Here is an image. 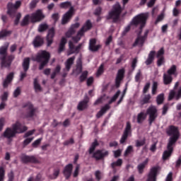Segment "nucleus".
I'll use <instances>...</instances> for the list:
<instances>
[{
  "label": "nucleus",
  "instance_id": "72a5a7b5",
  "mask_svg": "<svg viewBox=\"0 0 181 181\" xmlns=\"http://www.w3.org/2000/svg\"><path fill=\"white\" fill-rule=\"evenodd\" d=\"M151 96L150 94L146 95L143 100L140 102L141 105H144V104L149 103V100H151Z\"/></svg>",
  "mask_w": 181,
  "mask_h": 181
},
{
  "label": "nucleus",
  "instance_id": "ddd939ff",
  "mask_svg": "<svg viewBox=\"0 0 181 181\" xmlns=\"http://www.w3.org/2000/svg\"><path fill=\"white\" fill-rule=\"evenodd\" d=\"M173 98L175 100H179L181 98V87H179L176 92L173 90L170 91L168 100H172Z\"/></svg>",
  "mask_w": 181,
  "mask_h": 181
},
{
  "label": "nucleus",
  "instance_id": "13d9d810",
  "mask_svg": "<svg viewBox=\"0 0 181 181\" xmlns=\"http://www.w3.org/2000/svg\"><path fill=\"white\" fill-rule=\"evenodd\" d=\"M21 93V90L20 87H18L13 92V97L17 98L18 97Z\"/></svg>",
  "mask_w": 181,
  "mask_h": 181
},
{
  "label": "nucleus",
  "instance_id": "393cba45",
  "mask_svg": "<svg viewBox=\"0 0 181 181\" xmlns=\"http://www.w3.org/2000/svg\"><path fill=\"white\" fill-rule=\"evenodd\" d=\"M110 108V106L109 104H106L105 106L102 107V109H100V111L98 112V114H96V117L100 118L103 116L105 112L109 110Z\"/></svg>",
  "mask_w": 181,
  "mask_h": 181
},
{
  "label": "nucleus",
  "instance_id": "f03ea898",
  "mask_svg": "<svg viewBox=\"0 0 181 181\" xmlns=\"http://www.w3.org/2000/svg\"><path fill=\"white\" fill-rule=\"evenodd\" d=\"M27 130V127L22 125L21 122L17 121L16 123L13 124L11 127H8L4 131L3 136L7 139L10 143L16 134H22Z\"/></svg>",
  "mask_w": 181,
  "mask_h": 181
},
{
  "label": "nucleus",
  "instance_id": "ea45409f",
  "mask_svg": "<svg viewBox=\"0 0 181 181\" xmlns=\"http://www.w3.org/2000/svg\"><path fill=\"white\" fill-rule=\"evenodd\" d=\"M48 29V25L46 23H42L39 25L38 31L42 33Z\"/></svg>",
  "mask_w": 181,
  "mask_h": 181
},
{
  "label": "nucleus",
  "instance_id": "aec40b11",
  "mask_svg": "<svg viewBox=\"0 0 181 181\" xmlns=\"http://www.w3.org/2000/svg\"><path fill=\"white\" fill-rule=\"evenodd\" d=\"M21 159L23 163H37L38 162V160L34 156L23 155Z\"/></svg>",
  "mask_w": 181,
  "mask_h": 181
},
{
  "label": "nucleus",
  "instance_id": "052dcab7",
  "mask_svg": "<svg viewBox=\"0 0 181 181\" xmlns=\"http://www.w3.org/2000/svg\"><path fill=\"white\" fill-rule=\"evenodd\" d=\"M59 172H60V170H59V168L55 169L54 171L53 175L51 177V178L52 179H56L59 176Z\"/></svg>",
  "mask_w": 181,
  "mask_h": 181
},
{
  "label": "nucleus",
  "instance_id": "f257e3e1",
  "mask_svg": "<svg viewBox=\"0 0 181 181\" xmlns=\"http://www.w3.org/2000/svg\"><path fill=\"white\" fill-rule=\"evenodd\" d=\"M166 133L168 136H171L169 138L167 145V150L163 151L162 158L163 160H168L172 155L173 151V146L179 139L178 129L175 126H170L166 129Z\"/></svg>",
  "mask_w": 181,
  "mask_h": 181
},
{
  "label": "nucleus",
  "instance_id": "20e7f679",
  "mask_svg": "<svg viewBox=\"0 0 181 181\" xmlns=\"http://www.w3.org/2000/svg\"><path fill=\"white\" fill-rule=\"evenodd\" d=\"M8 43H6L0 48V55L1 56V68H8L11 64V62L14 59L13 55L7 56L6 51L8 47Z\"/></svg>",
  "mask_w": 181,
  "mask_h": 181
},
{
  "label": "nucleus",
  "instance_id": "7c9ffc66",
  "mask_svg": "<svg viewBox=\"0 0 181 181\" xmlns=\"http://www.w3.org/2000/svg\"><path fill=\"white\" fill-rule=\"evenodd\" d=\"M14 74L13 73H10L8 76L6 80L4 81V87L7 88L8 84L11 83L13 78Z\"/></svg>",
  "mask_w": 181,
  "mask_h": 181
},
{
  "label": "nucleus",
  "instance_id": "39448f33",
  "mask_svg": "<svg viewBox=\"0 0 181 181\" xmlns=\"http://www.w3.org/2000/svg\"><path fill=\"white\" fill-rule=\"evenodd\" d=\"M50 54L46 51H40L37 53L36 58L33 59L34 61L41 63L40 65V70H42L45 66L48 64Z\"/></svg>",
  "mask_w": 181,
  "mask_h": 181
},
{
  "label": "nucleus",
  "instance_id": "a19ab883",
  "mask_svg": "<svg viewBox=\"0 0 181 181\" xmlns=\"http://www.w3.org/2000/svg\"><path fill=\"white\" fill-rule=\"evenodd\" d=\"M30 18V17L29 16V15H26L23 19V21L21 22V25L22 26L28 25L29 23Z\"/></svg>",
  "mask_w": 181,
  "mask_h": 181
},
{
  "label": "nucleus",
  "instance_id": "c756f323",
  "mask_svg": "<svg viewBox=\"0 0 181 181\" xmlns=\"http://www.w3.org/2000/svg\"><path fill=\"white\" fill-rule=\"evenodd\" d=\"M67 40L65 37H63L62 39L61 40V42L59 44L58 52L59 54H61L65 48V45L66 44Z\"/></svg>",
  "mask_w": 181,
  "mask_h": 181
},
{
  "label": "nucleus",
  "instance_id": "f704fd0d",
  "mask_svg": "<svg viewBox=\"0 0 181 181\" xmlns=\"http://www.w3.org/2000/svg\"><path fill=\"white\" fill-rule=\"evenodd\" d=\"M147 163H148V160H146L144 161L143 163H140V164L138 165L137 168H138V170H139V173H142V172H143V170H144L145 166L146 165Z\"/></svg>",
  "mask_w": 181,
  "mask_h": 181
},
{
  "label": "nucleus",
  "instance_id": "9b49d317",
  "mask_svg": "<svg viewBox=\"0 0 181 181\" xmlns=\"http://www.w3.org/2000/svg\"><path fill=\"white\" fill-rule=\"evenodd\" d=\"M132 125L129 122H127L126 124V129H124V132H123V135H122V139H120V144H124L127 139L128 136L132 134Z\"/></svg>",
  "mask_w": 181,
  "mask_h": 181
},
{
  "label": "nucleus",
  "instance_id": "c9c22d12",
  "mask_svg": "<svg viewBox=\"0 0 181 181\" xmlns=\"http://www.w3.org/2000/svg\"><path fill=\"white\" fill-rule=\"evenodd\" d=\"M60 71H61V66L59 65H57V66L56 67V69H54V71L51 75V78L54 79L56 77V76L60 72Z\"/></svg>",
  "mask_w": 181,
  "mask_h": 181
},
{
  "label": "nucleus",
  "instance_id": "0eeeda50",
  "mask_svg": "<svg viewBox=\"0 0 181 181\" xmlns=\"http://www.w3.org/2000/svg\"><path fill=\"white\" fill-rule=\"evenodd\" d=\"M122 9L119 3H116L115 6H113V10L109 12V15L106 16L107 20H113V22H116L119 18V15L122 12Z\"/></svg>",
  "mask_w": 181,
  "mask_h": 181
},
{
  "label": "nucleus",
  "instance_id": "37998d69",
  "mask_svg": "<svg viewBox=\"0 0 181 181\" xmlns=\"http://www.w3.org/2000/svg\"><path fill=\"white\" fill-rule=\"evenodd\" d=\"M34 87H35V89L36 92H40L42 90L41 86L38 83V81H37V78H35V81H34Z\"/></svg>",
  "mask_w": 181,
  "mask_h": 181
},
{
  "label": "nucleus",
  "instance_id": "3c124183",
  "mask_svg": "<svg viewBox=\"0 0 181 181\" xmlns=\"http://www.w3.org/2000/svg\"><path fill=\"white\" fill-rule=\"evenodd\" d=\"M28 181H42V175L41 174H38L36 178H33V177H30Z\"/></svg>",
  "mask_w": 181,
  "mask_h": 181
},
{
  "label": "nucleus",
  "instance_id": "4468645a",
  "mask_svg": "<svg viewBox=\"0 0 181 181\" xmlns=\"http://www.w3.org/2000/svg\"><path fill=\"white\" fill-rule=\"evenodd\" d=\"M44 18L45 16L42 13V11L40 10H38L31 15L30 20L32 23H37L41 21Z\"/></svg>",
  "mask_w": 181,
  "mask_h": 181
},
{
  "label": "nucleus",
  "instance_id": "0e129e2a",
  "mask_svg": "<svg viewBox=\"0 0 181 181\" xmlns=\"http://www.w3.org/2000/svg\"><path fill=\"white\" fill-rule=\"evenodd\" d=\"M42 140V138H40L37 140H35L33 143V147H37L40 143H41V141Z\"/></svg>",
  "mask_w": 181,
  "mask_h": 181
},
{
  "label": "nucleus",
  "instance_id": "6e6d98bb",
  "mask_svg": "<svg viewBox=\"0 0 181 181\" xmlns=\"http://www.w3.org/2000/svg\"><path fill=\"white\" fill-rule=\"evenodd\" d=\"M8 93L7 91L4 92V94L1 95V99L2 102H6L8 100Z\"/></svg>",
  "mask_w": 181,
  "mask_h": 181
},
{
  "label": "nucleus",
  "instance_id": "a878e982",
  "mask_svg": "<svg viewBox=\"0 0 181 181\" xmlns=\"http://www.w3.org/2000/svg\"><path fill=\"white\" fill-rule=\"evenodd\" d=\"M156 52L155 51H151L148 55V58L145 62L146 65L148 66L152 64L154 60Z\"/></svg>",
  "mask_w": 181,
  "mask_h": 181
},
{
  "label": "nucleus",
  "instance_id": "cd10ccee",
  "mask_svg": "<svg viewBox=\"0 0 181 181\" xmlns=\"http://www.w3.org/2000/svg\"><path fill=\"white\" fill-rule=\"evenodd\" d=\"M145 42V37H141L140 35H138L137 38L136 39L134 46H139L141 47Z\"/></svg>",
  "mask_w": 181,
  "mask_h": 181
},
{
  "label": "nucleus",
  "instance_id": "473e14b6",
  "mask_svg": "<svg viewBox=\"0 0 181 181\" xmlns=\"http://www.w3.org/2000/svg\"><path fill=\"white\" fill-rule=\"evenodd\" d=\"M11 31L3 30L0 32V40L4 39V37H8L11 35Z\"/></svg>",
  "mask_w": 181,
  "mask_h": 181
},
{
  "label": "nucleus",
  "instance_id": "8fccbe9b",
  "mask_svg": "<svg viewBox=\"0 0 181 181\" xmlns=\"http://www.w3.org/2000/svg\"><path fill=\"white\" fill-rule=\"evenodd\" d=\"M144 144H145V139H142L141 140L136 141V147L143 146Z\"/></svg>",
  "mask_w": 181,
  "mask_h": 181
},
{
  "label": "nucleus",
  "instance_id": "4d7b16f0",
  "mask_svg": "<svg viewBox=\"0 0 181 181\" xmlns=\"http://www.w3.org/2000/svg\"><path fill=\"white\" fill-rule=\"evenodd\" d=\"M76 33V30L74 29H70L66 33V36L67 38H70L71 37V36L73 35H74V33Z\"/></svg>",
  "mask_w": 181,
  "mask_h": 181
},
{
  "label": "nucleus",
  "instance_id": "4c0bfd02",
  "mask_svg": "<svg viewBox=\"0 0 181 181\" xmlns=\"http://www.w3.org/2000/svg\"><path fill=\"white\" fill-rule=\"evenodd\" d=\"M164 100V94L160 93L156 98V103L158 105H161Z\"/></svg>",
  "mask_w": 181,
  "mask_h": 181
},
{
  "label": "nucleus",
  "instance_id": "2eb2a0df",
  "mask_svg": "<svg viewBox=\"0 0 181 181\" xmlns=\"http://www.w3.org/2000/svg\"><path fill=\"white\" fill-rule=\"evenodd\" d=\"M107 156H108V151L105 150H98L93 152V158L96 160H100Z\"/></svg>",
  "mask_w": 181,
  "mask_h": 181
},
{
  "label": "nucleus",
  "instance_id": "603ef678",
  "mask_svg": "<svg viewBox=\"0 0 181 181\" xmlns=\"http://www.w3.org/2000/svg\"><path fill=\"white\" fill-rule=\"evenodd\" d=\"M163 55H164V49L163 48H160L156 54V58H163Z\"/></svg>",
  "mask_w": 181,
  "mask_h": 181
},
{
  "label": "nucleus",
  "instance_id": "69168bd1",
  "mask_svg": "<svg viewBox=\"0 0 181 181\" xmlns=\"http://www.w3.org/2000/svg\"><path fill=\"white\" fill-rule=\"evenodd\" d=\"M88 76V71H85L83 73H82V75L81 76V81H83Z\"/></svg>",
  "mask_w": 181,
  "mask_h": 181
},
{
  "label": "nucleus",
  "instance_id": "5fc2aeb1",
  "mask_svg": "<svg viewBox=\"0 0 181 181\" xmlns=\"http://www.w3.org/2000/svg\"><path fill=\"white\" fill-rule=\"evenodd\" d=\"M5 124H6L5 117H1L0 118V132L3 130V128Z\"/></svg>",
  "mask_w": 181,
  "mask_h": 181
},
{
  "label": "nucleus",
  "instance_id": "a18cd8bd",
  "mask_svg": "<svg viewBox=\"0 0 181 181\" xmlns=\"http://www.w3.org/2000/svg\"><path fill=\"white\" fill-rule=\"evenodd\" d=\"M98 146V141H93V143H92V146H90V148H89V153H92L95 149L96 146Z\"/></svg>",
  "mask_w": 181,
  "mask_h": 181
},
{
  "label": "nucleus",
  "instance_id": "9d476101",
  "mask_svg": "<svg viewBox=\"0 0 181 181\" xmlns=\"http://www.w3.org/2000/svg\"><path fill=\"white\" fill-rule=\"evenodd\" d=\"M21 5V1H17L15 4L12 3L8 4V14L13 17L16 13V11L20 8Z\"/></svg>",
  "mask_w": 181,
  "mask_h": 181
},
{
  "label": "nucleus",
  "instance_id": "2f4dec72",
  "mask_svg": "<svg viewBox=\"0 0 181 181\" xmlns=\"http://www.w3.org/2000/svg\"><path fill=\"white\" fill-rule=\"evenodd\" d=\"M28 112H29L28 117H32L35 115V109L33 108V106L31 103H29L28 105Z\"/></svg>",
  "mask_w": 181,
  "mask_h": 181
},
{
  "label": "nucleus",
  "instance_id": "de8ad7c7",
  "mask_svg": "<svg viewBox=\"0 0 181 181\" xmlns=\"http://www.w3.org/2000/svg\"><path fill=\"white\" fill-rule=\"evenodd\" d=\"M132 152H133V146H127V148H126V151H124V156H129Z\"/></svg>",
  "mask_w": 181,
  "mask_h": 181
},
{
  "label": "nucleus",
  "instance_id": "49530a36",
  "mask_svg": "<svg viewBox=\"0 0 181 181\" xmlns=\"http://www.w3.org/2000/svg\"><path fill=\"white\" fill-rule=\"evenodd\" d=\"M104 72V65L100 64V66H99V69H98V72H96V76H100V75L103 74Z\"/></svg>",
  "mask_w": 181,
  "mask_h": 181
},
{
  "label": "nucleus",
  "instance_id": "a211bd4d",
  "mask_svg": "<svg viewBox=\"0 0 181 181\" xmlns=\"http://www.w3.org/2000/svg\"><path fill=\"white\" fill-rule=\"evenodd\" d=\"M73 14H74V8L71 7L70 10L66 13L64 14L62 19V24L64 25L66 24L73 16Z\"/></svg>",
  "mask_w": 181,
  "mask_h": 181
},
{
  "label": "nucleus",
  "instance_id": "bf43d9fd",
  "mask_svg": "<svg viewBox=\"0 0 181 181\" xmlns=\"http://www.w3.org/2000/svg\"><path fill=\"white\" fill-rule=\"evenodd\" d=\"M80 171V165L77 164L76 169L74 170V173L73 174L74 177H76L78 175Z\"/></svg>",
  "mask_w": 181,
  "mask_h": 181
},
{
  "label": "nucleus",
  "instance_id": "e2e57ef3",
  "mask_svg": "<svg viewBox=\"0 0 181 181\" xmlns=\"http://www.w3.org/2000/svg\"><path fill=\"white\" fill-rule=\"evenodd\" d=\"M95 177H96V180H100L103 177V174L100 170H96V173H95Z\"/></svg>",
  "mask_w": 181,
  "mask_h": 181
},
{
  "label": "nucleus",
  "instance_id": "1a4fd4ad",
  "mask_svg": "<svg viewBox=\"0 0 181 181\" xmlns=\"http://www.w3.org/2000/svg\"><path fill=\"white\" fill-rule=\"evenodd\" d=\"M176 72V66L173 65L168 70L167 74H163V83L165 85H168L173 81V78L171 75L175 74Z\"/></svg>",
  "mask_w": 181,
  "mask_h": 181
},
{
  "label": "nucleus",
  "instance_id": "e433bc0d",
  "mask_svg": "<svg viewBox=\"0 0 181 181\" xmlns=\"http://www.w3.org/2000/svg\"><path fill=\"white\" fill-rule=\"evenodd\" d=\"M82 71V64H81V61L79 59L77 62V68L76 71H74V73L80 74Z\"/></svg>",
  "mask_w": 181,
  "mask_h": 181
},
{
  "label": "nucleus",
  "instance_id": "c03bdc74",
  "mask_svg": "<svg viewBox=\"0 0 181 181\" xmlns=\"http://www.w3.org/2000/svg\"><path fill=\"white\" fill-rule=\"evenodd\" d=\"M61 8H68L71 7V3L69 1L62 2L59 4Z\"/></svg>",
  "mask_w": 181,
  "mask_h": 181
},
{
  "label": "nucleus",
  "instance_id": "6e6552de",
  "mask_svg": "<svg viewBox=\"0 0 181 181\" xmlns=\"http://www.w3.org/2000/svg\"><path fill=\"white\" fill-rule=\"evenodd\" d=\"M93 25L90 21H86L85 24H83V27L81 29V30L78 33L77 36L73 37V40L74 42L77 43L81 39V37L83 36L84 33L91 30Z\"/></svg>",
  "mask_w": 181,
  "mask_h": 181
},
{
  "label": "nucleus",
  "instance_id": "bb28decb",
  "mask_svg": "<svg viewBox=\"0 0 181 181\" xmlns=\"http://www.w3.org/2000/svg\"><path fill=\"white\" fill-rule=\"evenodd\" d=\"M75 59V57H70L65 62L66 69L67 70V71H70L71 66L74 64Z\"/></svg>",
  "mask_w": 181,
  "mask_h": 181
},
{
  "label": "nucleus",
  "instance_id": "680f3d73",
  "mask_svg": "<svg viewBox=\"0 0 181 181\" xmlns=\"http://www.w3.org/2000/svg\"><path fill=\"white\" fill-rule=\"evenodd\" d=\"M33 140V137H29L25 139L23 141L24 146H28Z\"/></svg>",
  "mask_w": 181,
  "mask_h": 181
},
{
  "label": "nucleus",
  "instance_id": "79ce46f5",
  "mask_svg": "<svg viewBox=\"0 0 181 181\" xmlns=\"http://www.w3.org/2000/svg\"><path fill=\"white\" fill-rule=\"evenodd\" d=\"M158 83L156 81H153V85H152V90H151V94L152 95H156V91H157V88H158Z\"/></svg>",
  "mask_w": 181,
  "mask_h": 181
},
{
  "label": "nucleus",
  "instance_id": "423d86ee",
  "mask_svg": "<svg viewBox=\"0 0 181 181\" xmlns=\"http://www.w3.org/2000/svg\"><path fill=\"white\" fill-rule=\"evenodd\" d=\"M148 18V13H140L133 18L131 25L134 26H139L140 29L145 27L146 21Z\"/></svg>",
  "mask_w": 181,
  "mask_h": 181
},
{
  "label": "nucleus",
  "instance_id": "7ed1b4c3",
  "mask_svg": "<svg viewBox=\"0 0 181 181\" xmlns=\"http://www.w3.org/2000/svg\"><path fill=\"white\" fill-rule=\"evenodd\" d=\"M147 115H149L148 122L149 124H152V123L156 120L158 117L157 109L155 106L151 105L147 110L146 112H140L137 114L136 122L138 124H142L146 119Z\"/></svg>",
  "mask_w": 181,
  "mask_h": 181
},
{
  "label": "nucleus",
  "instance_id": "09e8293b",
  "mask_svg": "<svg viewBox=\"0 0 181 181\" xmlns=\"http://www.w3.org/2000/svg\"><path fill=\"white\" fill-rule=\"evenodd\" d=\"M122 164V160L121 158L117 159V161L112 163V168L116 166H121Z\"/></svg>",
  "mask_w": 181,
  "mask_h": 181
},
{
  "label": "nucleus",
  "instance_id": "4be33fe9",
  "mask_svg": "<svg viewBox=\"0 0 181 181\" xmlns=\"http://www.w3.org/2000/svg\"><path fill=\"white\" fill-rule=\"evenodd\" d=\"M124 70L123 69H119L117 71V76H116V87H119L121 81L124 78Z\"/></svg>",
  "mask_w": 181,
  "mask_h": 181
},
{
  "label": "nucleus",
  "instance_id": "5701e85b",
  "mask_svg": "<svg viewBox=\"0 0 181 181\" xmlns=\"http://www.w3.org/2000/svg\"><path fill=\"white\" fill-rule=\"evenodd\" d=\"M73 170V165L72 164H68L64 170V175L66 177V179H69L71 175V172Z\"/></svg>",
  "mask_w": 181,
  "mask_h": 181
},
{
  "label": "nucleus",
  "instance_id": "774afa93",
  "mask_svg": "<svg viewBox=\"0 0 181 181\" xmlns=\"http://www.w3.org/2000/svg\"><path fill=\"white\" fill-rule=\"evenodd\" d=\"M165 181H173V173H170L168 174Z\"/></svg>",
  "mask_w": 181,
  "mask_h": 181
},
{
  "label": "nucleus",
  "instance_id": "864d4df0",
  "mask_svg": "<svg viewBox=\"0 0 181 181\" xmlns=\"http://www.w3.org/2000/svg\"><path fill=\"white\" fill-rule=\"evenodd\" d=\"M5 176V170L3 167H0V181H4Z\"/></svg>",
  "mask_w": 181,
  "mask_h": 181
},
{
  "label": "nucleus",
  "instance_id": "b1692460",
  "mask_svg": "<svg viewBox=\"0 0 181 181\" xmlns=\"http://www.w3.org/2000/svg\"><path fill=\"white\" fill-rule=\"evenodd\" d=\"M88 98L86 96L85 97V99L79 103L78 105V110H84L88 107Z\"/></svg>",
  "mask_w": 181,
  "mask_h": 181
},
{
  "label": "nucleus",
  "instance_id": "f3484780",
  "mask_svg": "<svg viewBox=\"0 0 181 181\" xmlns=\"http://www.w3.org/2000/svg\"><path fill=\"white\" fill-rule=\"evenodd\" d=\"M81 47H82V44H80L78 46L75 47L74 43L71 41H70L69 42L70 51L68 52V56L69 57L73 54L78 53V50L81 49Z\"/></svg>",
  "mask_w": 181,
  "mask_h": 181
},
{
  "label": "nucleus",
  "instance_id": "6ab92c4d",
  "mask_svg": "<svg viewBox=\"0 0 181 181\" xmlns=\"http://www.w3.org/2000/svg\"><path fill=\"white\" fill-rule=\"evenodd\" d=\"M100 45H96V40L95 39H91L89 41V50L90 52H97L100 49Z\"/></svg>",
  "mask_w": 181,
  "mask_h": 181
},
{
  "label": "nucleus",
  "instance_id": "58836bf2",
  "mask_svg": "<svg viewBox=\"0 0 181 181\" xmlns=\"http://www.w3.org/2000/svg\"><path fill=\"white\" fill-rule=\"evenodd\" d=\"M120 94H121V91L117 90V92H116L115 95H113V97H112V99H110V100H109V105L115 102Z\"/></svg>",
  "mask_w": 181,
  "mask_h": 181
},
{
  "label": "nucleus",
  "instance_id": "338daca9",
  "mask_svg": "<svg viewBox=\"0 0 181 181\" xmlns=\"http://www.w3.org/2000/svg\"><path fill=\"white\" fill-rule=\"evenodd\" d=\"M38 2L39 0H33L30 3V8H34Z\"/></svg>",
  "mask_w": 181,
  "mask_h": 181
},
{
  "label": "nucleus",
  "instance_id": "dca6fc26",
  "mask_svg": "<svg viewBox=\"0 0 181 181\" xmlns=\"http://www.w3.org/2000/svg\"><path fill=\"white\" fill-rule=\"evenodd\" d=\"M158 171V167H153L151 169V171L148 174L147 181H156V177L157 176Z\"/></svg>",
  "mask_w": 181,
  "mask_h": 181
},
{
  "label": "nucleus",
  "instance_id": "f8f14e48",
  "mask_svg": "<svg viewBox=\"0 0 181 181\" xmlns=\"http://www.w3.org/2000/svg\"><path fill=\"white\" fill-rule=\"evenodd\" d=\"M30 66V58L27 57L24 59L23 63V71H21L20 75V81H23V80L26 77L27 74L26 72L29 69Z\"/></svg>",
  "mask_w": 181,
  "mask_h": 181
},
{
  "label": "nucleus",
  "instance_id": "412c9836",
  "mask_svg": "<svg viewBox=\"0 0 181 181\" xmlns=\"http://www.w3.org/2000/svg\"><path fill=\"white\" fill-rule=\"evenodd\" d=\"M54 35H55L54 29V28L50 29L47 36V47H50L51 45L53 43V38L54 37Z\"/></svg>",
  "mask_w": 181,
  "mask_h": 181
},
{
  "label": "nucleus",
  "instance_id": "c85d7f7f",
  "mask_svg": "<svg viewBox=\"0 0 181 181\" xmlns=\"http://www.w3.org/2000/svg\"><path fill=\"white\" fill-rule=\"evenodd\" d=\"M42 44H43V39L40 36H37L33 40V45L35 46V47H41Z\"/></svg>",
  "mask_w": 181,
  "mask_h": 181
}]
</instances>
